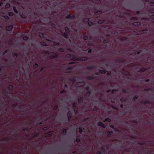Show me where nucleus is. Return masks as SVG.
Masks as SVG:
<instances>
[{"label":"nucleus","instance_id":"1","mask_svg":"<svg viewBox=\"0 0 154 154\" xmlns=\"http://www.w3.org/2000/svg\"><path fill=\"white\" fill-rule=\"evenodd\" d=\"M67 16L65 18H61L59 20V26L61 29H60V32L62 35L66 38H67V27L65 26L67 23Z\"/></svg>","mask_w":154,"mask_h":154},{"label":"nucleus","instance_id":"2","mask_svg":"<svg viewBox=\"0 0 154 154\" xmlns=\"http://www.w3.org/2000/svg\"><path fill=\"white\" fill-rule=\"evenodd\" d=\"M65 41L63 38H61V40L59 41L58 42H55L54 43V45H58L61 46V47L60 48H57L58 51L60 52H64L65 49L64 47Z\"/></svg>","mask_w":154,"mask_h":154},{"label":"nucleus","instance_id":"3","mask_svg":"<svg viewBox=\"0 0 154 154\" xmlns=\"http://www.w3.org/2000/svg\"><path fill=\"white\" fill-rule=\"evenodd\" d=\"M86 60V59L85 58H82L79 59L77 60L75 57L73 55H70L69 56V55L68 54V61L69 60H72L75 61V60H80L82 61L85 60Z\"/></svg>","mask_w":154,"mask_h":154},{"label":"nucleus","instance_id":"4","mask_svg":"<svg viewBox=\"0 0 154 154\" xmlns=\"http://www.w3.org/2000/svg\"><path fill=\"white\" fill-rule=\"evenodd\" d=\"M49 55L50 58L51 59L57 58L58 57V55L56 53L54 52L50 53Z\"/></svg>","mask_w":154,"mask_h":154},{"label":"nucleus","instance_id":"5","mask_svg":"<svg viewBox=\"0 0 154 154\" xmlns=\"http://www.w3.org/2000/svg\"><path fill=\"white\" fill-rule=\"evenodd\" d=\"M74 62H68V72H71V71H69V69H73V67L74 66H73L72 67H70V65L71 64H74Z\"/></svg>","mask_w":154,"mask_h":154},{"label":"nucleus","instance_id":"6","mask_svg":"<svg viewBox=\"0 0 154 154\" xmlns=\"http://www.w3.org/2000/svg\"><path fill=\"white\" fill-rule=\"evenodd\" d=\"M13 28V26L12 25H10L7 26L6 27V29L8 31H10Z\"/></svg>","mask_w":154,"mask_h":154},{"label":"nucleus","instance_id":"7","mask_svg":"<svg viewBox=\"0 0 154 154\" xmlns=\"http://www.w3.org/2000/svg\"><path fill=\"white\" fill-rule=\"evenodd\" d=\"M29 124L28 123H26L25 125V128H24L23 129V131H27L28 129V126L29 125Z\"/></svg>","mask_w":154,"mask_h":154},{"label":"nucleus","instance_id":"8","mask_svg":"<svg viewBox=\"0 0 154 154\" xmlns=\"http://www.w3.org/2000/svg\"><path fill=\"white\" fill-rule=\"evenodd\" d=\"M97 125L99 126H101L103 128H105V125L103 124V123L101 122H99L97 123Z\"/></svg>","mask_w":154,"mask_h":154},{"label":"nucleus","instance_id":"9","mask_svg":"<svg viewBox=\"0 0 154 154\" xmlns=\"http://www.w3.org/2000/svg\"><path fill=\"white\" fill-rule=\"evenodd\" d=\"M8 89L9 90L13 91V86L11 85H10L8 86Z\"/></svg>","mask_w":154,"mask_h":154},{"label":"nucleus","instance_id":"10","mask_svg":"<svg viewBox=\"0 0 154 154\" xmlns=\"http://www.w3.org/2000/svg\"><path fill=\"white\" fill-rule=\"evenodd\" d=\"M46 134L48 137H51L52 135V134L51 133V132H48L46 133Z\"/></svg>","mask_w":154,"mask_h":154},{"label":"nucleus","instance_id":"11","mask_svg":"<svg viewBox=\"0 0 154 154\" xmlns=\"http://www.w3.org/2000/svg\"><path fill=\"white\" fill-rule=\"evenodd\" d=\"M13 10H14V12L15 13H16V14L18 13V11H17V9H16V6H14L13 7Z\"/></svg>","mask_w":154,"mask_h":154},{"label":"nucleus","instance_id":"12","mask_svg":"<svg viewBox=\"0 0 154 154\" xmlns=\"http://www.w3.org/2000/svg\"><path fill=\"white\" fill-rule=\"evenodd\" d=\"M78 85H79V87H81L83 86L84 85V83L83 82H79Z\"/></svg>","mask_w":154,"mask_h":154},{"label":"nucleus","instance_id":"13","mask_svg":"<svg viewBox=\"0 0 154 154\" xmlns=\"http://www.w3.org/2000/svg\"><path fill=\"white\" fill-rule=\"evenodd\" d=\"M87 92L85 95L86 97L88 96L90 94V92H89L88 90L87 89L86 90Z\"/></svg>","mask_w":154,"mask_h":154},{"label":"nucleus","instance_id":"14","mask_svg":"<svg viewBox=\"0 0 154 154\" xmlns=\"http://www.w3.org/2000/svg\"><path fill=\"white\" fill-rule=\"evenodd\" d=\"M39 36L40 38H43L44 37V34L42 32H40L39 33Z\"/></svg>","mask_w":154,"mask_h":154},{"label":"nucleus","instance_id":"15","mask_svg":"<svg viewBox=\"0 0 154 154\" xmlns=\"http://www.w3.org/2000/svg\"><path fill=\"white\" fill-rule=\"evenodd\" d=\"M3 140L5 141H8L9 140V139L8 137H5L3 139Z\"/></svg>","mask_w":154,"mask_h":154},{"label":"nucleus","instance_id":"16","mask_svg":"<svg viewBox=\"0 0 154 154\" xmlns=\"http://www.w3.org/2000/svg\"><path fill=\"white\" fill-rule=\"evenodd\" d=\"M23 39L25 41H27L29 39L28 37L27 36H24L23 37Z\"/></svg>","mask_w":154,"mask_h":154},{"label":"nucleus","instance_id":"17","mask_svg":"<svg viewBox=\"0 0 154 154\" xmlns=\"http://www.w3.org/2000/svg\"><path fill=\"white\" fill-rule=\"evenodd\" d=\"M38 66V65L37 63H35L33 65V67L35 69L37 68Z\"/></svg>","mask_w":154,"mask_h":154},{"label":"nucleus","instance_id":"18","mask_svg":"<svg viewBox=\"0 0 154 154\" xmlns=\"http://www.w3.org/2000/svg\"><path fill=\"white\" fill-rule=\"evenodd\" d=\"M8 15L10 16H12L14 15V13L11 12H9L8 13Z\"/></svg>","mask_w":154,"mask_h":154},{"label":"nucleus","instance_id":"19","mask_svg":"<svg viewBox=\"0 0 154 154\" xmlns=\"http://www.w3.org/2000/svg\"><path fill=\"white\" fill-rule=\"evenodd\" d=\"M43 52L45 54H49L50 53L48 51H43Z\"/></svg>","mask_w":154,"mask_h":154},{"label":"nucleus","instance_id":"20","mask_svg":"<svg viewBox=\"0 0 154 154\" xmlns=\"http://www.w3.org/2000/svg\"><path fill=\"white\" fill-rule=\"evenodd\" d=\"M3 94H5L8 93V91L6 89H4L2 91Z\"/></svg>","mask_w":154,"mask_h":154},{"label":"nucleus","instance_id":"21","mask_svg":"<svg viewBox=\"0 0 154 154\" xmlns=\"http://www.w3.org/2000/svg\"><path fill=\"white\" fill-rule=\"evenodd\" d=\"M3 17L6 20H8L9 19V17L7 15H5V16H3Z\"/></svg>","mask_w":154,"mask_h":154},{"label":"nucleus","instance_id":"22","mask_svg":"<svg viewBox=\"0 0 154 154\" xmlns=\"http://www.w3.org/2000/svg\"><path fill=\"white\" fill-rule=\"evenodd\" d=\"M18 106V104L17 103L14 104L12 105V107H16Z\"/></svg>","mask_w":154,"mask_h":154},{"label":"nucleus","instance_id":"23","mask_svg":"<svg viewBox=\"0 0 154 154\" xmlns=\"http://www.w3.org/2000/svg\"><path fill=\"white\" fill-rule=\"evenodd\" d=\"M51 26L54 28H56V24L54 23H51Z\"/></svg>","mask_w":154,"mask_h":154},{"label":"nucleus","instance_id":"24","mask_svg":"<svg viewBox=\"0 0 154 154\" xmlns=\"http://www.w3.org/2000/svg\"><path fill=\"white\" fill-rule=\"evenodd\" d=\"M48 129H49V128L47 126L44 127L42 129L43 130H48Z\"/></svg>","mask_w":154,"mask_h":154},{"label":"nucleus","instance_id":"25","mask_svg":"<svg viewBox=\"0 0 154 154\" xmlns=\"http://www.w3.org/2000/svg\"><path fill=\"white\" fill-rule=\"evenodd\" d=\"M88 20V18H85L83 20V21L84 22H87Z\"/></svg>","mask_w":154,"mask_h":154},{"label":"nucleus","instance_id":"26","mask_svg":"<svg viewBox=\"0 0 154 154\" xmlns=\"http://www.w3.org/2000/svg\"><path fill=\"white\" fill-rule=\"evenodd\" d=\"M67 131L66 129H64L63 130V132L64 134H66Z\"/></svg>","mask_w":154,"mask_h":154},{"label":"nucleus","instance_id":"27","mask_svg":"<svg viewBox=\"0 0 154 154\" xmlns=\"http://www.w3.org/2000/svg\"><path fill=\"white\" fill-rule=\"evenodd\" d=\"M7 52V50H5L3 52L2 54L3 55H5L6 54Z\"/></svg>","mask_w":154,"mask_h":154},{"label":"nucleus","instance_id":"28","mask_svg":"<svg viewBox=\"0 0 154 154\" xmlns=\"http://www.w3.org/2000/svg\"><path fill=\"white\" fill-rule=\"evenodd\" d=\"M9 44L11 45L12 44V40L11 39L9 40L8 41Z\"/></svg>","mask_w":154,"mask_h":154},{"label":"nucleus","instance_id":"29","mask_svg":"<svg viewBox=\"0 0 154 154\" xmlns=\"http://www.w3.org/2000/svg\"><path fill=\"white\" fill-rule=\"evenodd\" d=\"M14 55L16 57H17L18 56V54L17 53H14Z\"/></svg>","mask_w":154,"mask_h":154},{"label":"nucleus","instance_id":"30","mask_svg":"<svg viewBox=\"0 0 154 154\" xmlns=\"http://www.w3.org/2000/svg\"><path fill=\"white\" fill-rule=\"evenodd\" d=\"M65 92V90H63L60 91V93L61 94H63Z\"/></svg>","mask_w":154,"mask_h":154},{"label":"nucleus","instance_id":"31","mask_svg":"<svg viewBox=\"0 0 154 154\" xmlns=\"http://www.w3.org/2000/svg\"><path fill=\"white\" fill-rule=\"evenodd\" d=\"M108 121L109 122H110L111 121V120L110 119H105V121H104V122H105V121Z\"/></svg>","mask_w":154,"mask_h":154},{"label":"nucleus","instance_id":"32","mask_svg":"<svg viewBox=\"0 0 154 154\" xmlns=\"http://www.w3.org/2000/svg\"><path fill=\"white\" fill-rule=\"evenodd\" d=\"M100 73H105V71L103 70H100Z\"/></svg>","mask_w":154,"mask_h":154},{"label":"nucleus","instance_id":"33","mask_svg":"<svg viewBox=\"0 0 154 154\" xmlns=\"http://www.w3.org/2000/svg\"><path fill=\"white\" fill-rule=\"evenodd\" d=\"M92 24L93 23L91 22H89L88 23V24L90 26H91L92 25Z\"/></svg>","mask_w":154,"mask_h":154},{"label":"nucleus","instance_id":"34","mask_svg":"<svg viewBox=\"0 0 154 154\" xmlns=\"http://www.w3.org/2000/svg\"><path fill=\"white\" fill-rule=\"evenodd\" d=\"M57 108L58 107L57 106V105H56L54 107V110H56L57 109Z\"/></svg>","mask_w":154,"mask_h":154},{"label":"nucleus","instance_id":"35","mask_svg":"<svg viewBox=\"0 0 154 154\" xmlns=\"http://www.w3.org/2000/svg\"><path fill=\"white\" fill-rule=\"evenodd\" d=\"M55 13H56V12H55V11H53V12H51V15H54V14H55Z\"/></svg>","mask_w":154,"mask_h":154},{"label":"nucleus","instance_id":"36","mask_svg":"<svg viewBox=\"0 0 154 154\" xmlns=\"http://www.w3.org/2000/svg\"><path fill=\"white\" fill-rule=\"evenodd\" d=\"M79 132L80 133H81L82 131V129L81 128H79Z\"/></svg>","mask_w":154,"mask_h":154},{"label":"nucleus","instance_id":"37","mask_svg":"<svg viewBox=\"0 0 154 154\" xmlns=\"http://www.w3.org/2000/svg\"><path fill=\"white\" fill-rule=\"evenodd\" d=\"M81 99H82V98H81V99H79V103H81V102H82L81 101Z\"/></svg>","mask_w":154,"mask_h":154},{"label":"nucleus","instance_id":"38","mask_svg":"<svg viewBox=\"0 0 154 154\" xmlns=\"http://www.w3.org/2000/svg\"><path fill=\"white\" fill-rule=\"evenodd\" d=\"M42 45H43L45 46L46 45V44L45 42H43Z\"/></svg>","mask_w":154,"mask_h":154},{"label":"nucleus","instance_id":"39","mask_svg":"<svg viewBox=\"0 0 154 154\" xmlns=\"http://www.w3.org/2000/svg\"><path fill=\"white\" fill-rule=\"evenodd\" d=\"M10 6V4H7L6 5V7L7 8H8Z\"/></svg>","mask_w":154,"mask_h":154},{"label":"nucleus","instance_id":"40","mask_svg":"<svg viewBox=\"0 0 154 154\" xmlns=\"http://www.w3.org/2000/svg\"><path fill=\"white\" fill-rule=\"evenodd\" d=\"M88 38V37L86 36H85L84 37V39L85 40H86Z\"/></svg>","mask_w":154,"mask_h":154},{"label":"nucleus","instance_id":"41","mask_svg":"<svg viewBox=\"0 0 154 154\" xmlns=\"http://www.w3.org/2000/svg\"><path fill=\"white\" fill-rule=\"evenodd\" d=\"M76 140L77 142H79L80 141V140L79 138L76 139Z\"/></svg>","mask_w":154,"mask_h":154},{"label":"nucleus","instance_id":"42","mask_svg":"<svg viewBox=\"0 0 154 154\" xmlns=\"http://www.w3.org/2000/svg\"><path fill=\"white\" fill-rule=\"evenodd\" d=\"M103 22V21L102 20L98 22L99 23H101Z\"/></svg>","mask_w":154,"mask_h":154},{"label":"nucleus","instance_id":"43","mask_svg":"<svg viewBox=\"0 0 154 154\" xmlns=\"http://www.w3.org/2000/svg\"><path fill=\"white\" fill-rule=\"evenodd\" d=\"M96 1V2H99L98 0H93V1L94 2H96V1Z\"/></svg>","mask_w":154,"mask_h":154},{"label":"nucleus","instance_id":"44","mask_svg":"<svg viewBox=\"0 0 154 154\" xmlns=\"http://www.w3.org/2000/svg\"><path fill=\"white\" fill-rule=\"evenodd\" d=\"M22 17H23V18H24V19H26V16H25V15H24V16Z\"/></svg>","mask_w":154,"mask_h":154},{"label":"nucleus","instance_id":"45","mask_svg":"<svg viewBox=\"0 0 154 154\" xmlns=\"http://www.w3.org/2000/svg\"><path fill=\"white\" fill-rule=\"evenodd\" d=\"M2 69V66L1 65H0V72H1V70Z\"/></svg>","mask_w":154,"mask_h":154},{"label":"nucleus","instance_id":"46","mask_svg":"<svg viewBox=\"0 0 154 154\" xmlns=\"http://www.w3.org/2000/svg\"><path fill=\"white\" fill-rule=\"evenodd\" d=\"M150 4V5H154V3H153V2H151Z\"/></svg>","mask_w":154,"mask_h":154},{"label":"nucleus","instance_id":"47","mask_svg":"<svg viewBox=\"0 0 154 154\" xmlns=\"http://www.w3.org/2000/svg\"><path fill=\"white\" fill-rule=\"evenodd\" d=\"M44 67H43L42 68H41V69H40V71H42L43 70V69H44Z\"/></svg>","mask_w":154,"mask_h":154},{"label":"nucleus","instance_id":"48","mask_svg":"<svg viewBox=\"0 0 154 154\" xmlns=\"http://www.w3.org/2000/svg\"><path fill=\"white\" fill-rule=\"evenodd\" d=\"M91 50H90V49H89V50H88V53H91Z\"/></svg>","mask_w":154,"mask_h":154},{"label":"nucleus","instance_id":"49","mask_svg":"<svg viewBox=\"0 0 154 154\" xmlns=\"http://www.w3.org/2000/svg\"><path fill=\"white\" fill-rule=\"evenodd\" d=\"M38 135V133H37L35 134V137H37Z\"/></svg>","mask_w":154,"mask_h":154},{"label":"nucleus","instance_id":"50","mask_svg":"<svg viewBox=\"0 0 154 154\" xmlns=\"http://www.w3.org/2000/svg\"><path fill=\"white\" fill-rule=\"evenodd\" d=\"M10 132L13 133L14 132V131L13 130H11L10 131Z\"/></svg>","mask_w":154,"mask_h":154},{"label":"nucleus","instance_id":"51","mask_svg":"<svg viewBox=\"0 0 154 154\" xmlns=\"http://www.w3.org/2000/svg\"><path fill=\"white\" fill-rule=\"evenodd\" d=\"M100 154V152H97V154Z\"/></svg>","mask_w":154,"mask_h":154},{"label":"nucleus","instance_id":"52","mask_svg":"<svg viewBox=\"0 0 154 154\" xmlns=\"http://www.w3.org/2000/svg\"><path fill=\"white\" fill-rule=\"evenodd\" d=\"M42 122H40L38 123V125H42Z\"/></svg>","mask_w":154,"mask_h":154},{"label":"nucleus","instance_id":"53","mask_svg":"<svg viewBox=\"0 0 154 154\" xmlns=\"http://www.w3.org/2000/svg\"><path fill=\"white\" fill-rule=\"evenodd\" d=\"M65 87L66 88H67V84H66L65 85Z\"/></svg>","mask_w":154,"mask_h":154},{"label":"nucleus","instance_id":"54","mask_svg":"<svg viewBox=\"0 0 154 154\" xmlns=\"http://www.w3.org/2000/svg\"><path fill=\"white\" fill-rule=\"evenodd\" d=\"M120 106L122 107V108L123 107V105L122 104H121Z\"/></svg>","mask_w":154,"mask_h":154},{"label":"nucleus","instance_id":"55","mask_svg":"<svg viewBox=\"0 0 154 154\" xmlns=\"http://www.w3.org/2000/svg\"><path fill=\"white\" fill-rule=\"evenodd\" d=\"M107 41L106 40H104V43H106V42H107Z\"/></svg>","mask_w":154,"mask_h":154},{"label":"nucleus","instance_id":"56","mask_svg":"<svg viewBox=\"0 0 154 154\" xmlns=\"http://www.w3.org/2000/svg\"><path fill=\"white\" fill-rule=\"evenodd\" d=\"M144 1H146V2H148L149 1V0H144Z\"/></svg>","mask_w":154,"mask_h":154},{"label":"nucleus","instance_id":"57","mask_svg":"<svg viewBox=\"0 0 154 154\" xmlns=\"http://www.w3.org/2000/svg\"><path fill=\"white\" fill-rule=\"evenodd\" d=\"M111 127L112 128H114V126H111Z\"/></svg>","mask_w":154,"mask_h":154},{"label":"nucleus","instance_id":"58","mask_svg":"<svg viewBox=\"0 0 154 154\" xmlns=\"http://www.w3.org/2000/svg\"><path fill=\"white\" fill-rule=\"evenodd\" d=\"M68 18H69L70 17V16L69 15H68Z\"/></svg>","mask_w":154,"mask_h":154},{"label":"nucleus","instance_id":"59","mask_svg":"<svg viewBox=\"0 0 154 154\" xmlns=\"http://www.w3.org/2000/svg\"><path fill=\"white\" fill-rule=\"evenodd\" d=\"M72 106H75V104H73Z\"/></svg>","mask_w":154,"mask_h":154},{"label":"nucleus","instance_id":"60","mask_svg":"<svg viewBox=\"0 0 154 154\" xmlns=\"http://www.w3.org/2000/svg\"><path fill=\"white\" fill-rule=\"evenodd\" d=\"M2 4V3H0V6H1Z\"/></svg>","mask_w":154,"mask_h":154},{"label":"nucleus","instance_id":"61","mask_svg":"<svg viewBox=\"0 0 154 154\" xmlns=\"http://www.w3.org/2000/svg\"><path fill=\"white\" fill-rule=\"evenodd\" d=\"M148 81V80H146V82H147Z\"/></svg>","mask_w":154,"mask_h":154},{"label":"nucleus","instance_id":"62","mask_svg":"<svg viewBox=\"0 0 154 154\" xmlns=\"http://www.w3.org/2000/svg\"><path fill=\"white\" fill-rule=\"evenodd\" d=\"M34 14H35V15H37V14H36V13H34Z\"/></svg>","mask_w":154,"mask_h":154},{"label":"nucleus","instance_id":"63","mask_svg":"<svg viewBox=\"0 0 154 154\" xmlns=\"http://www.w3.org/2000/svg\"><path fill=\"white\" fill-rule=\"evenodd\" d=\"M109 90H108V91H107V92H109Z\"/></svg>","mask_w":154,"mask_h":154},{"label":"nucleus","instance_id":"64","mask_svg":"<svg viewBox=\"0 0 154 154\" xmlns=\"http://www.w3.org/2000/svg\"><path fill=\"white\" fill-rule=\"evenodd\" d=\"M152 42H153V43H154V40Z\"/></svg>","mask_w":154,"mask_h":154}]
</instances>
